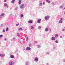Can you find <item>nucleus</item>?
I'll use <instances>...</instances> for the list:
<instances>
[{
    "label": "nucleus",
    "instance_id": "obj_1",
    "mask_svg": "<svg viewBox=\"0 0 65 65\" xmlns=\"http://www.w3.org/2000/svg\"><path fill=\"white\" fill-rule=\"evenodd\" d=\"M26 50H31V48H30L29 47H27V48L26 49Z\"/></svg>",
    "mask_w": 65,
    "mask_h": 65
},
{
    "label": "nucleus",
    "instance_id": "obj_2",
    "mask_svg": "<svg viewBox=\"0 0 65 65\" xmlns=\"http://www.w3.org/2000/svg\"><path fill=\"white\" fill-rule=\"evenodd\" d=\"M24 6V4H22L20 6V7L21 8H23V6Z\"/></svg>",
    "mask_w": 65,
    "mask_h": 65
},
{
    "label": "nucleus",
    "instance_id": "obj_3",
    "mask_svg": "<svg viewBox=\"0 0 65 65\" xmlns=\"http://www.w3.org/2000/svg\"><path fill=\"white\" fill-rule=\"evenodd\" d=\"M41 20L40 19L38 20V23H41L40 21H41Z\"/></svg>",
    "mask_w": 65,
    "mask_h": 65
},
{
    "label": "nucleus",
    "instance_id": "obj_4",
    "mask_svg": "<svg viewBox=\"0 0 65 65\" xmlns=\"http://www.w3.org/2000/svg\"><path fill=\"white\" fill-rule=\"evenodd\" d=\"M38 60V59L37 57H36L35 59V61H37Z\"/></svg>",
    "mask_w": 65,
    "mask_h": 65
},
{
    "label": "nucleus",
    "instance_id": "obj_5",
    "mask_svg": "<svg viewBox=\"0 0 65 65\" xmlns=\"http://www.w3.org/2000/svg\"><path fill=\"white\" fill-rule=\"evenodd\" d=\"M32 21L31 20H30V21H29L28 22V23H32Z\"/></svg>",
    "mask_w": 65,
    "mask_h": 65
},
{
    "label": "nucleus",
    "instance_id": "obj_6",
    "mask_svg": "<svg viewBox=\"0 0 65 65\" xmlns=\"http://www.w3.org/2000/svg\"><path fill=\"white\" fill-rule=\"evenodd\" d=\"M52 39L53 40H54L55 39V38L54 37H53L52 38Z\"/></svg>",
    "mask_w": 65,
    "mask_h": 65
},
{
    "label": "nucleus",
    "instance_id": "obj_7",
    "mask_svg": "<svg viewBox=\"0 0 65 65\" xmlns=\"http://www.w3.org/2000/svg\"><path fill=\"white\" fill-rule=\"evenodd\" d=\"M10 57H11V58H14V56L13 55H11V56H10Z\"/></svg>",
    "mask_w": 65,
    "mask_h": 65
},
{
    "label": "nucleus",
    "instance_id": "obj_8",
    "mask_svg": "<svg viewBox=\"0 0 65 65\" xmlns=\"http://www.w3.org/2000/svg\"><path fill=\"white\" fill-rule=\"evenodd\" d=\"M48 29L47 28H46L45 29V31H48Z\"/></svg>",
    "mask_w": 65,
    "mask_h": 65
},
{
    "label": "nucleus",
    "instance_id": "obj_9",
    "mask_svg": "<svg viewBox=\"0 0 65 65\" xmlns=\"http://www.w3.org/2000/svg\"><path fill=\"white\" fill-rule=\"evenodd\" d=\"M15 0H12V1L11 2V3H12V4H13V3H14V2H15Z\"/></svg>",
    "mask_w": 65,
    "mask_h": 65
},
{
    "label": "nucleus",
    "instance_id": "obj_10",
    "mask_svg": "<svg viewBox=\"0 0 65 65\" xmlns=\"http://www.w3.org/2000/svg\"><path fill=\"white\" fill-rule=\"evenodd\" d=\"M45 20H48L47 18L46 17H45Z\"/></svg>",
    "mask_w": 65,
    "mask_h": 65
},
{
    "label": "nucleus",
    "instance_id": "obj_11",
    "mask_svg": "<svg viewBox=\"0 0 65 65\" xmlns=\"http://www.w3.org/2000/svg\"><path fill=\"white\" fill-rule=\"evenodd\" d=\"M59 22L60 23H62V21H61V20H60L59 21Z\"/></svg>",
    "mask_w": 65,
    "mask_h": 65
},
{
    "label": "nucleus",
    "instance_id": "obj_12",
    "mask_svg": "<svg viewBox=\"0 0 65 65\" xmlns=\"http://www.w3.org/2000/svg\"><path fill=\"white\" fill-rule=\"evenodd\" d=\"M19 3L20 4H21V0H19Z\"/></svg>",
    "mask_w": 65,
    "mask_h": 65
},
{
    "label": "nucleus",
    "instance_id": "obj_13",
    "mask_svg": "<svg viewBox=\"0 0 65 65\" xmlns=\"http://www.w3.org/2000/svg\"><path fill=\"white\" fill-rule=\"evenodd\" d=\"M55 37L56 38L58 37V34H56Z\"/></svg>",
    "mask_w": 65,
    "mask_h": 65
},
{
    "label": "nucleus",
    "instance_id": "obj_14",
    "mask_svg": "<svg viewBox=\"0 0 65 65\" xmlns=\"http://www.w3.org/2000/svg\"><path fill=\"white\" fill-rule=\"evenodd\" d=\"M13 64L12 62H10L9 63V64L10 65H12V64Z\"/></svg>",
    "mask_w": 65,
    "mask_h": 65
},
{
    "label": "nucleus",
    "instance_id": "obj_15",
    "mask_svg": "<svg viewBox=\"0 0 65 65\" xmlns=\"http://www.w3.org/2000/svg\"><path fill=\"white\" fill-rule=\"evenodd\" d=\"M19 30H22V28H19Z\"/></svg>",
    "mask_w": 65,
    "mask_h": 65
},
{
    "label": "nucleus",
    "instance_id": "obj_16",
    "mask_svg": "<svg viewBox=\"0 0 65 65\" xmlns=\"http://www.w3.org/2000/svg\"><path fill=\"white\" fill-rule=\"evenodd\" d=\"M4 13H3L1 14V16H2L3 15H4Z\"/></svg>",
    "mask_w": 65,
    "mask_h": 65
},
{
    "label": "nucleus",
    "instance_id": "obj_17",
    "mask_svg": "<svg viewBox=\"0 0 65 65\" xmlns=\"http://www.w3.org/2000/svg\"><path fill=\"white\" fill-rule=\"evenodd\" d=\"M23 14H21V18H22V17H23Z\"/></svg>",
    "mask_w": 65,
    "mask_h": 65
},
{
    "label": "nucleus",
    "instance_id": "obj_18",
    "mask_svg": "<svg viewBox=\"0 0 65 65\" xmlns=\"http://www.w3.org/2000/svg\"><path fill=\"white\" fill-rule=\"evenodd\" d=\"M38 28L39 29H41V26H39L38 27Z\"/></svg>",
    "mask_w": 65,
    "mask_h": 65
},
{
    "label": "nucleus",
    "instance_id": "obj_19",
    "mask_svg": "<svg viewBox=\"0 0 65 65\" xmlns=\"http://www.w3.org/2000/svg\"><path fill=\"white\" fill-rule=\"evenodd\" d=\"M17 35L18 36H20V34H19V33H18V34H17Z\"/></svg>",
    "mask_w": 65,
    "mask_h": 65
},
{
    "label": "nucleus",
    "instance_id": "obj_20",
    "mask_svg": "<svg viewBox=\"0 0 65 65\" xmlns=\"http://www.w3.org/2000/svg\"><path fill=\"white\" fill-rule=\"evenodd\" d=\"M3 36V35H0V38H1V37H2Z\"/></svg>",
    "mask_w": 65,
    "mask_h": 65
},
{
    "label": "nucleus",
    "instance_id": "obj_21",
    "mask_svg": "<svg viewBox=\"0 0 65 65\" xmlns=\"http://www.w3.org/2000/svg\"><path fill=\"white\" fill-rule=\"evenodd\" d=\"M2 56H3V57H4L5 56V54H3Z\"/></svg>",
    "mask_w": 65,
    "mask_h": 65
},
{
    "label": "nucleus",
    "instance_id": "obj_22",
    "mask_svg": "<svg viewBox=\"0 0 65 65\" xmlns=\"http://www.w3.org/2000/svg\"><path fill=\"white\" fill-rule=\"evenodd\" d=\"M55 42H56V43H58V41L57 40H56L55 41Z\"/></svg>",
    "mask_w": 65,
    "mask_h": 65
},
{
    "label": "nucleus",
    "instance_id": "obj_23",
    "mask_svg": "<svg viewBox=\"0 0 65 65\" xmlns=\"http://www.w3.org/2000/svg\"><path fill=\"white\" fill-rule=\"evenodd\" d=\"M42 4H41V3H40V4H39L40 6H42Z\"/></svg>",
    "mask_w": 65,
    "mask_h": 65
},
{
    "label": "nucleus",
    "instance_id": "obj_24",
    "mask_svg": "<svg viewBox=\"0 0 65 65\" xmlns=\"http://www.w3.org/2000/svg\"><path fill=\"white\" fill-rule=\"evenodd\" d=\"M47 17L48 19H49L50 18V17L49 15H47Z\"/></svg>",
    "mask_w": 65,
    "mask_h": 65
},
{
    "label": "nucleus",
    "instance_id": "obj_25",
    "mask_svg": "<svg viewBox=\"0 0 65 65\" xmlns=\"http://www.w3.org/2000/svg\"><path fill=\"white\" fill-rule=\"evenodd\" d=\"M19 25V24H16V26H18Z\"/></svg>",
    "mask_w": 65,
    "mask_h": 65
},
{
    "label": "nucleus",
    "instance_id": "obj_26",
    "mask_svg": "<svg viewBox=\"0 0 65 65\" xmlns=\"http://www.w3.org/2000/svg\"><path fill=\"white\" fill-rule=\"evenodd\" d=\"M8 28H7L6 29V31H8Z\"/></svg>",
    "mask_w": 65,
    "mask_h": 65
},
{
    "label": "nucleus",
    "instance_id": "obj_27",
    "mask_svg": "<svg viewBox=\"0 0 65 65\" xmlns=\"http://www.w3.org/2000/svg\"><path fill=\"white\" fill-rule=\"evenodd\" d=\"M7 4H5L4 6H7Z\"/></svg>",
    "mask_w": 65,
    "mask_h": 65
},
{
    "label": "nucleus",
    "instance_id": "obj_28",
    "mask_svg": "<svg viewBox=\"0 0 65 65\" xmlns=\"http://www.w3.org/2000/svg\"><path fill=\"white\" fill-rule=\"evenodd\" d=\"M43 5H44L45 4V3H44V2H43Z\"/></svg>",
    "mask_w": 65,
    "mask_h": 65
},
{
    "label": "nucleus",
    "instance_id": "obj_29",
    "mask_svg": "<svg viewBox=\"0 0 65 65\" xmlns=\"http://www.w3.org/2000/svg\"><path fill=\"white\" fill-rule=\"evenodd\" d=\"M33 28H34L32 26H31V28L32 29H33Z\"/></svg>",
    "mask_w": 65,
    "mask_h": 65
},
{
    "label": "nucleus",
    "instance_id": "obj_30",
    "mask_svg": "<svg viewBox=\"0 0 65 65\" xmlns=\"http://www.w3.org/2000/svg\"><path fill=\"white\" fill-rule=\"evenodd\" d=\"M3 55V54H0V56H2Z\"/></svg>",
    "mask_w": 65,
    "mask_h": 65
},
{
    "label": "nucleus",
    "instance_id": "obj_31",
    "mask_svg": "<svg viewBox=\"0 0 65 65\" xmlns=\"http://www.w3.org/2000/svg\"><path fill=\"white\" fill-rule=\"evenodd\" d=\"M62 18H60V20H61L62 21Z\"/></svg>",
    "mask_w": 65,
    "mask_h": 65
},
{
    "label": "nucleus",
    "instance_id": "obj_32",
    "mask_svg": "<svg viewBox=\"0 0 65 65\" xmlns=\"http://www.w3.org/2000/svg\"><path fill=\"white\" fill-rule=\"evenodd\" d=\"M5 30H3V32H5Z\"/></svg>",
    "mask_w": 65,
    "mask_h": 65
},
{
    "label": "nucleus",
    "instance_id": "obj_33",
    "mask_svg": "<svg viewBox=\"0 0 65 65\" xmlns=\"http://www.w3.org/2000/svg\"><path fill=\"white\" fill-rule=\"evenodd\" d=\"M28 40V37H27L26 40Z\"/></svg>",
    "mask_w": 65,
    "mask_h": 65
},
{
    "label": "nucleus",
    "instance_id": "obj_34",
    "mask_svg": "<svg viewBox=\"0 0 65 65\" xmlns=\"http://www.w3.org/2000/svg\"><path fill=\"white\" fill-rule=\"evenodd\" d=\"M29 46H31V44H29Z\"/></svg>",
    "mask_w": 65,
    "mask_h": 65
},
{
    "label": "nucleus",
    "instance_id": "obj_35",
    "mask_svg": "<svg viewBox=\"0 0 65 65\" xmlns=\"http://www.w3.org/2000/svg\"><path fill=\"white\" fill-rule=\"evenodd\" d=\"M48 3H50V1H49L48 0Z\"/></svg>",
    "mask_w": 65,
    "mask_h": 65
},
{
    "label": "nucleus",
    "instance_id": "obj_36",
    "mask_svg": "<svg viewBox=\"0 0 65 65\" xmlns=\"http://www.w3.org/2000/svg\"><path fill=\"white\" fill-rule=\"evenodd\" d=\"M62 31H64V29H63L62 30Z\"/></svg>",
    "mask_w": 65,
    "mask_h": 65
},
{
    "label": "nucleus",
    "instance_id": "obj_37",
    "mask_svg": "<svg viewBox=\"0 0 65 65\" xmlns=\"http://www.w3.org/2000/svg\"><path fill=\"white\" fill-rule=\"evenodd\" d=\"M46 2H48V0H46Z\"/></svg>",
    "mask_w": 65,
    "mask_h": 65
},
{
    "label": "nucleus",
    "instance_id": "obj_38",
    "mask_svg": "<svg viewBox=\"0 0 65 65\" xmlns=\"http://www.w3.org/2000/svg\"><path fill=\"white\" fill-rule=\"evenodd\" d=\"M6 0H5V1H4L5 2H6Z\"/></svg>",
    "mask_w": 65,
    "mask_h": 65
},
{
    "label": "nucleus",
    "instance_id": "obj_39",
    "mask_svg": "<svg viewBox=\"0 0 65 65\" xmlns=\"http://www.w3.org/2000/svg\"><path fill=\"white\" fill-rule=\"evenodd\" d=\"M50 31H52V29H50Z\"/></svg>",
    "mask_w": 65,
    "mask_h": 65
},
{
    "label": "nucleus",
    "instance_id": "obj_40",
    "mask_svg": "<svg viewBox=\"0 0 65 65\" xmlns=\"http://www.w3.org/2000/svg\"><path fill=\"white\" fill-rule=\"evenodd\" d=\"M5 40H6V38H5Z\"/></svg>",
    "mask_w": 65,
    "mask_h": 65
},
{
    "label": "nucleus",
    "instance_id": "obj_41",
    "mask_svg": "<svg viewBox=\"0 0 65 65\" xmlns=\"http://www.w3.org/2000/svg\"><path fill=\"white\" fill-rule=\"evenodd\" d=\"M6 6L7 7H8V6H7L6 5Z\"/></svg>",
    "mask_w": 65,
    "mask_h": 65
},
{
    "label": "nucleus",
    "instance_id": "obj_42",
    "mask_svg": "<svg viewBox=\"0 0 65 65\" xmlns=\"http://www.w3.org/2000/svg\"><path fill=\"white\" fill-rule=\"evenodd\" d=\"M52 4H54V3H52Z\"/></svg>",
    "mask_w": 65,
    "mask_h": 65
},
{
    "label": "nucleus",
    "instance_id": "obj_43",
    "mask_svg": "<svg viewBox=\"0 0 65 65\" xmlns=\"http://www.w3.org/2000/svg\"><path fill=\"white\" fill-rule=\"evenodd\" d=\"M13 39H14L15 38H13Z\"/></svg>",
    "mask_w": 65,
    "mask_h": 65
},
{
    "label": "nucleus",
    "instance_id": "obj_44",
    "mask_svg": "<svg viewBox=\"0 0 65 65\" xmlns=\"http://www.w3.org/2000/svg\"><path fill=\"white\" fill-rule=\"evenodd\" d=\"M35 42H36L37 43V41H35Z\"/></svg>",
    "mask_w": 65,
    "mask_h": 65
},
{
    "label": "nucleus",
    "instance_id": "obj_45",
    "mask_svg": "<svg viewBox=\"0 0 65 65\" xmlns=\"http://www.w3.org/2000/svg\"><path fill=\"white\" fill-rule=\"evenodd\" d=\"M41 1H40V3Z\"/></svg>",
    "mask_w": 65,
    "mask_h": 65
},
{
    "label": "nucleus",
    "instance_id": "obj_46",
    "mask_svg": "<svg viewBox=\"0 0 65 65\" xmlns=\"http://www.w3.org/2000/svg\"><path fill=\"white\" fill-rule=\"evenodd\" d=\"M64 28L65 29V27H64Z\"/></svg>",
    "mask_w": 65,
    "mask_h": 65
},
{
    "label": "nucleus",
    "instance_id": "obj_47",
    "mask_svg": "<svg viewBox=\"0 0 65 65\" xmlns=\"http://www.w3.org/2000/svg\"><path fill=\"white\" fill-rule=\"evenodd\" d=\"M64 9H65V8H64Z\"/></svg>",
    "mask_w": 65,
    "mask_h": 65
},
{
    "label": "nucleus",
    "instance_id": "obj_48",
    "mask_svg": "<svg viewBox=\"0 0 65 65\" xmlns=\"http://www.w3.org/2000/svg\"><path fill=\"white\" fill-rule=\"evenodd\" d=\"M0 44H1V43H0Z\"/></svg>",
    "mask_w": 65,
    "mask_h": 65
}]
</instances>
